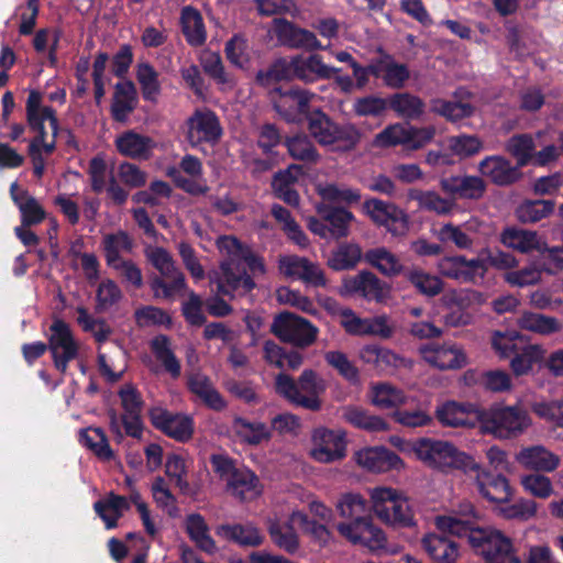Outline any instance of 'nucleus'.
Instances as JSON below:
<instances>
[{
    "instance_id": "69168bd1",
    "label": "nucleus",
    "mask_w": 563,
    "mask_h": 563,
    "mask_svg": "<svg viewBox=\"0 0 563 563\" xmlns=\"http://www.w3.org/2000/svg\"><path fill=\"white\" fill-rule=\"evenodd\" d=\"M388 110V98L368 95L356 98L353 102V112L357 117H382Z\"/></svg>"
},
{
    "instance_id": "f8f14e48",
    "label": "nucleus",
    "mask_w": 563,
    "mask_h": 563,
    "mask_svg": "<svg viewBox=\"0 0 563 563\" xmlns=\"http://www.w3.org/2000/svg\"><path fill=\"white\" fill-rule=\"evenodd\" d=\"M271 331L284 342L298 347H308L317 340L319 330L310 321L291 312H282L274 318Z\"/></svg>"
},
{
    "instance_id": "412c9836",
    "label": "nucleus",
    "mask_w": 563,
    "mask_h": 563,
    "mask_svg": "<svg viewBox=\"0 0 563 563\" xmlns=\"http://www.w3.org/2000/svg\"><path fill=\"white\" fill-rule=\"evenodd\" d=\"M273 24L276 37L284 46L310 51L322 48L313 32L301 29L285 18L274 19Z\"/></svg>"
},
{
    "instance_id": "0e129e2a",
    "label": "nucleus",
    "mask_w": 563,
    "mask_h": 563,
    "mask_svg": "<svg viewBox=\"0 0 563 563\" xmlns=\"http://www.w3.org/2000/svg\"><path fill=\"white\" fill-rule=\"evenodd\" d=\"M554 209L551 200L526 201L516 211L517 218L525 223L538 222L549 216Z\"/></svg>"
},
{
    "instance_id": "37998d69",
    "label": "nucleus",
    "mask_w": 563,
    "mask_h": 563,
    "mask_svg": "<svg viewBox=\"0 0 563 563\" xmlns=\"http://www.w3.org/2000/svg\"><path fill=\"white\" fill-rule=\"evenodd\" d=\"M371 401L380 409L398 408L407 404L405 391L389 383H378L371 387Z\"/></svg>"
},
{
    "instance_id": "338daca9",
    "label": "nucleus",
    "mask_w": 563,
    "mask_h": 563,
    "mask_svg": "<svg viewBox=\"0 0 563 563\" xmlns=\"http://www.w3.org/2000/svg\"><path fill=\"white\" fill-rule=\"evenodd\" d=\"M199 60L203 71L218 85H225L231 81L218 52H203Z\"/></svg>"
},
{
    "instance_id": "bf43d9fd",
    "label": "nucleus",
    "mask_w": 563,
    "mask_h": 563,
    "mask_svg": "<svg viewBox=\"0 0 563 563\" xmlns=\"http://www.w3.org/2000/svg\"><path fill=\"white\" fill-rule=\"evenodd\" d=\"M76 312L78 324L84 331L91 333L97 342H106L112 334L111 327L104 320L90 316L86 308L78 307Z\"/></svg>"
},
{
    "instance_id": "7c9ffc66",
    "label": "nucleus",
    "mask_w": 563,
    "mask_h": 563,
    "mask_svg": "<svg viewBox=\"0 0 563 563\" xmlns=\"http://www.w3.org/2000/svg\"><path fill=\"white\" fill-rule=\"evenodd\" d=\"M456 308H452L444 317V324L451 328L465 327L473 321V316L465 310L472 303H482L483 296L476 290H462L454 296Z\"/></svg>"
},
{
    "instance_id": "a18cd8bd",
    "label": "nucleus",
    "mask_w": 563,
    "mask_h": 563,
    "mask_svg": "<svg viewBox=\"0 0 563 563\" xmlns=\"http://www.w3.org/2000/svg\"><path fill=\"white\" fill-rule=\"evenodd\" d=\"M102 247L107 264L112 267L124 261L122 257L124 254L131 253L133 241L128 233L118 231L103 236Z\"/></svg>"
},
{
    "instance_id": "f03ea898",
    "label": "nucleus",
    "mask_w": 563,
    "mask_h": 563,
    "mask_svg": "<svg viewBox=\"0 0 563 563\" xmlns=\"http://www.w3.org/2000/svg\"><path fill=\"white\" fill-rule=\"evenodd\" d=\"M42 92L33 89L29 92L25 103L27 126L36 133L29 144L34 176H42L44 172L45 162L42 152L52 154L55 150V137L59 124L56 111L52 107L42 106Z\"/></svg>"
},
{
    "instance_id": "4468645a",
    "label": "nucleus",
    "mask_w": 563,
    "mask_h": 563,
    "mask_svg": "<svg viewBox=\"0 0 563 563\" xmlns=\"http://www.w3.org/2000/svg\"><path fill=\"white\" fill-rule=\"evenodd\" d=\"M186 139L192 147L201 144L216 145L223 134L218 115L210 109H196L186 120Z\"/></svg>"
},
{
    "instance_id": "ea45409f",
    "label": "nucleus",
    "mask_w": 563,
    "mask_h": 563,
    "mask_svg": "<svg viewBox=\"0 0 563 563\" xmlns=\"http://www.w3.org/2000/svg\"><path fill=\"white\" fill-rule=\"evenodd\" d=\"M517 324L522 330L540 335H551L560 332L563 328L558 318L531 311L522 312L517 319Z\"/></svg>"
},
{
    "instance_id": "79ce46f5",
    "label": "nucleus",
    "mask_w": 563,
    "mask_h": 563,
    "mask_svg": "<svg viewBox=\"0 0 563 563\" xmlns=\"http://www.w3.org/2000/svg\"><path fill=\"white\" fill-rule=\"evenodd\" d=\"M317 211L327 222L329 235L340 239L349 234L350 223L353 221V214L341 208H329L323 203L317 205Z\"/></svg>"
},
{
    "instance_id": "2f4dec72",
    "label": "nucleus",
    "mask_w": 563,
    "mask_h": 563,
    "mask_svg": "<svg viewBox=\"0 0 563 563\" xmlns=\"http://www.w3.org/2000/svg\"><path fill=\"white\" fill-rule=\"evenodd\" d=\"M10 192L21 212L23 227L36 225L45 219V211L38 201L21 189L16 183L11 185Z\"/></svg>"
},
{
    "instance_id": "774afa93",
    "label": "nucleus",
    "mask_w": 563,
    "mask_h": 563,
    "mask_svg": "<svg viewBox=\"0 0 563 563\" xmlns=\"http://www.w3.org/2000/svg\"><path fill=\"white\" fill-rule=\"evenodd\" d=\"M543 354L544 350L541 345H529L525 347L521 353H518L512 357L510 367L515 375H526L532 369L533 364L538 362Z\"/></svg>"
},
{
    "instance_id": "e433bc0d",
    "label": "nucleus",
    "mask_w": 563,
    "mask_h": 563,
    "mask_svg": "<svg viewBox=\"0 0 563 563\" xmlns=\"http://www.w3.org/2000/svg\"><path fill=\"white\" fill-rule=\"evenodd\" d=\"M115 145L118 151L125 156L147 158L154 146V141L150 136L128 131L117 139Z\"/></svg>"
},
{
    "instance_id": "49530a36",
    "label": "nucleus",
    "mask_w": 563,
    "mask_h": 563,
    "mask_svg": "<svg viewBox=\"0 0 563 563\" xmlns=\"http://www.w3.org/2000/svg\"><path fill=\"white\" fill-rule=\"evenodd\" d=\"M188 387L208 407L214 410H221L225 407L224 400L206 375L200 373L191 374L188 378Z\"/></svg>"
},
{
    "instance_id": "9b49d317",
    "label": "nucleus",
    "mask_w": 563,
    "mask_h": 563,
    "mask_svg": "<svg viewBox=\"0 0 563 563\" xmlns=\"http://www.w3.org/2000/svg\"><path fill=\"white\" fill-rule=\"evenodd\" d=\"M435 134L433 126H413L404 123H394L386 126L374 139L378 147H391L401 145L406 152H412L429 144Z\"/></svg>"
},
{
    "instance_id": "052dcab7",
    "label": "nucleus",
    "mask_w": 563,
    "mask_h": 563,
    "mask_svg": "<svg viewBox=\"0 0 563 563\" xmlns=\"http://www.w3.org/2000/svg\"><path fill=\"white\" fill-rule=\"evenodd\" d=\"M272 214L283 225V230L287 233L290 240L300 247L308 246L307 235L301 231L300 227L286 208L279 205H274L272 207Z\"/></svg>"
},
{
    "instance_id": "e2e57ef3",
    "label": "nucleus",
    "mask_w": 563,
    "mask_h": 563,
    "mask_svg": "<svg viewBox=\"0 0 563 563\" xmlns=\"http://www.w3.org/2000/svg\"><path fill=\"white\" fill-rule=\"evenodd\" d=\"M268 532L273 542L287 553L294 554L299 549L298 536L290 526L271 522Z\"/></svg>"
},
{
    "instance_id": "3c124183",
    "label": "nucleus",
    "mask_w": 563,
    "mask_h": 563,
    "mask_svg": "<svg viewBox=\"0 0 563 563\" xmlns=\"http://www.w3.org/2000/svg\"><path fill=\"white\" fill-rule=\"evenodd\" d=\"M151 349L158 362L173 378H178L181 373L180 362L172 350V344L166 335H157L151 341Z\"/></svg>"
},
{
    "instance_id": "de8ad7c7",
    "label": "nucleus",
    "mask_w": 563,
    "mask_h": 563,
    "mask_svg": "<svg viewBox=\"0 0 563 563\" xmlns=\"http://www.w3.org/2000/svg\"><path fill=\"white\" fill-rule=\"evenodd\" d=\"M365 261L385 276H397L402 272L404 265L398 256L384 246L368 250Z\"/></svg>"
},
{
    "instance_id": "a878e982",
    "label": "nucleus",
    "mask_w": 563,
    "mask_h": 563,
    "mask_svg": "<svg viewBox=\"0 0 563 563\" xmlns=\"http://www.w3.org/2000/svg\"><path fill=\"white\" fill-rule=\"evenodd\" d=\"M501 243L520 253L538 251L544 253L547 242L536 231L507 228L500 234Z\"/></svg>"
},
{
    "instance_id": "dca6fc26",
    "label": "nucleus",
    "mask_w": 563,
    "mask_h": 563,
    "mask_svg": "<svg viewBox=\"0 0 563 563\" xmlns=\"http://www.w3.org/2000/svg\"><path fill=\"white\" fill-rule=\"evenodd\" d=\"M419 353L429 365L445 371L460 369L467 365L463 347L454 342H431L419 347Z\"/></svg>"
},
{
    "instance_id": "bb28decb",
    "label": "nucleus",
    "mask_w": 563,
    "mask_h": 563,
    "mask_svg": "<svg viewBox=\"0 0 563 563\" xmlns=\"http://www.w3.org/2000/svg\"><path fill=\"white\" fill-rule=\"evenodd\" d=\"M476 473V484L479 494L494 503H506L510 499L512 492L508 479L503 475L493 476L479 466Z\"/></svg>"
},
{
    "instance_id": "ddd939ff",
    "label": "nucleus",
    "mask_w": 563,
    "mask_h": 563,
    "mask_svg": "<svg viewBox=\"0 0 563 563\" xmlns=\"http://www.w3.org/2000/svg\"><path fill=\"white\" fill-rule=\"evenodd\" d=\"M269 95L274 109L287 122H300L311 113L310 102L314 93L306 89L291 87L283 90L282 87H275Z\"/></svg>"
},
{
    "instance_id": "c03bdc74",
    "label": "nucleus",
    "mask_w": 563,
    "mask_h": 563,
    "mask_svg": "<svg viewBox=\"0 0 563 563\" xmlns=\"http://www.w3.org/2000/svg\"><path fill=\"white\" fill-rule=\"evenodd\" d=\"M442 188L454 199H476L482 197L485 184L483 178H442Z\"/></svg>"
},
{
    "instance_id": "7ed1b4c3",
    "label": "nucleus",
    "mask_w": 563,
    "mask_h": 563,
    "mask_svg": "<svg viewBox=\"0 0 563 563\" xmlns=\"http://www.w3.org/2000/svg\"><path fill=\"white\" fill-rule=\"evenodd\" d=\"M336 507L340 516L347 520L336 526L342 537L354 544H362L372 551L385 547V534L367 517V505L362 496L346 494L339 500Z\"/></svg>"
},
{
    "instance_id": "4be33fe9",
    "label": "nucleus",
    "mask_w": 563,
    "mask_h": 563,
    "mask_svg": "<svg viewBox=\"0 0 563 563\" xmlns=\"http://www.w3.org/2000/svg\"><path fill=\"white\" fill-rule=\"evenodd\" d=\"M355 462L363 468L383 473L390 470H402L404 461L393 451L384 446L366 448L355 453Z\"/></svg>"
},
{
    "instance_id": "5701e85b",
    "label": "nucleus",
    "mask_w": 563,
    "mask_h": 563,
    "mask_svg": "<svg viewBox=\"0 0 563 563\" xmlns=\"http://www.w3.org/2000/svg\"><path fill=\"white\" fill-rule=\"evenodd\" d=\"M515 459L520 466L533 472L552 473L561 464L560 456L543 445L525 446Z\"/></svg>"
},
{
    "instance_id": "58836bf2",
    "label": "nucleus",
    "mask_w": 563,
    "mask_h": 563,
    "mask_svg": "<svg viewBox=\"0 0 563 563\" xmlns=\"http://www.w3.org/2000/svg\"><path fill=\"white\" fill-rule=\"evenodd\" d=\"M234 435L243 443L249 445H258L272 438L271 430L263 422L249 421L236 417L232 422Z\"/></svg>"
},
{
    "instance_id": "72a5a7b5",
    "label": "nucleus",
    "mask_w": 563,
    "mask_h": 563,
    "mask_svg": "<svg viewBox=\"0 0 563 563\" xmlns=\"http://www.w3.org/2000/svg\"><path fill=\"white\" fill-rule=\"evenodd\" d=\"M388 109L398 118L405 120H418L424 113V101L410 92H396L388 97Z\"/></svg>"
},
{
    "instance_id": "a19ab883",
    "label": "nucleus",
    "mask_w": 563,
    "mask_h": 563,
    "mask_svg": "<svg viewBox=\"0 0 563 563\" xmlns=\"http://www.w3.org/2000/svg\"><path fill=\"white\" fill-rule=\"evenodd\" d=\"M93 508L106 527L112 529L117 527L118 520L124 511L130 508V504L125 497L111 493L106 498L96 501Z\"/></svg>"
},
{
    "instance_id": "39448f33",
    "label": "nucleus",
    "mask_w": 563,
    "mask_h": 563,
    "mask_svg": "<svg viewBox=\"0 0 563 563\" xmlns=\"http://www.w3.org/2000/svg\"><path fill=\"white\" fill-rule=\"evenodd\" d=\"M305 120L309 135L329 151L349 152L361 140L360 130L354 124H339L321 109L312 110Z\"/></svg>"
},
{
    "instance_id": "393cba45",
    "label": "nucleus",
    "mask_w": 563,
    "mask_h": 563,
    "mask_svg": "<svg viewBox=\"0 0 563 563\" xmlns=\"http://www.w3.org/2000/svg\"><path fill=\"white\" fill-rule=\"evenodd\" d=\"M479 412L472 404H461L456 401H445L437 407L435 416L438 420L446 427H471L474 426V419Z\"/></svg>"
},
{
    "instance_id": "20e7f679",
    "label": "nucleus",
    "mask_w": 563,
    "mask_h": 563,
    "mask_svg": "<svg viewBox=\"0 0 563 563\" xmlns=\"http://www.w3.org/2000/svg\"><path fill=\"white\" fill-rule=\"evenodd\" d=\"M217 246L222 256L220 273L211 282L217 284V292L229 296L232 292L245 295L250 292L255 283L242 267V260L246 256V246L231 235L220 236L217 240Z\"/></svg>"
},
{
    "instance_id": "8fccbe9b",
    "label": "nucleus",
    "mask_w": 563,
    "mask_h": 563,
    "mask_svg": "<svg viewBox=\"0 0 563 563\" xmlns=\"http://www.w3.org/2000/svg\"><path fill=\"white\" fill-rule=\"evenodd\" d=\"M284 145L286 146L290 157L296 161L314 164L320 158L314 144L310 137L303 133L287 136L284 141Z\"/></svg>"
},
{
    "instance_id": "1a4fd4ad",
    "label": "nucleus",
    "mask_w": 563,
    "mask_h": 563,
    "mask_svg": "<svg viewBox=\"0 0 563 563\" xmlns=\"http://www.w3.org/2000/svg\"><path fill=\"white\" fill-rule=\"evenodd\" d=\"M146 257L161 274L151 280L155 298L174 299L186 291L185 275L176 267L169 252L151 246L146 250Z\"/></svg>"
},
{
    "instance_id": "9d476101",
    "label": "nucleus",
    "mask_w": 563,
    "mask_h": 563,
    "mask_svg": "<svg viewBox=\"0 0 563 563\" xmlns=\"http://www.w3.org/2000/svg\"><path fill=\"white\" fill-rule=\"evenodd\" d=\"M369 497L375 515L385 523L393 526H411L413 515L408 499L390 487H374Z\"/></svg>"
},
{
    "instance_id": "473e14b6",
    "label": "nucleus",
    "mask_w": 563,
    "mask_h": 563,
    "mask_svg": "<svg viewBox=\"0 0 563 563\" xmlns=\"http://www.w3.org/2000/svg\"><path fill=\"white\" fill-rule=\"evenodd\" d=\"M216 533L224 540L235 542L242 547H258L264 541L260 530L251 525H220Z\"/></svg>"
},
{
    "instance_id": "4d7b16f0",
    "label": "nucleus",
    "mask_w": 563,
    "mask_h": 563,
    "mask_svg": "<svg viewBox=\"0 0 563 563\" xmlns=\"http://www.w3.org/2000/svg\"><path fill=\"white\" fill-rule=\"evenodd\" d=\"M80 442L101 460L109 461L113 457V451L101 428L82 429L80 431Z\"/></svg>"
},
{
    "instance_id": "6e6d98bb",
    "label": "nucleus",
    "mask_w": 563,
    "mask_h": 563,
    "mask_svg": "<svg viewBox=\"0 0 563 563\" xmlns=\"http://www.w3.org/2000/svg\"><path fill=\"white\" fill-rule=\"evenodd\" d=\"M98 368L107 382H118L125 371V353L121 349H117L112 354L99 352Z\"/></svg>"
},
{
    "instance_id": "603ef678",
    "label": "nucleus",
    "mask_w": 563,
    "mask_h": 563,
    "mask_svg": "<svg viewBox=\"0 0 563 563\" xmlns=\"http://www.w3.org/2000/svg\"><path fill=\"white\" fill-rule=\"evenodd\" d=\"M536 144L530 134H515L506 143V151L516 158L515 170L530 165Z\"/></svg>"
},
{
    "instance_id": "f704fd0d",
    "label": "nucleus",
    "mask_w": 563,
    "mask_h": 563,
    "mask_svg": "<svg viewBox=\"0 0 563 563\" xmlns=\"http://www.w3.org/2000/svg\"><path fill=\"white\" fill-rule=\"evenodd\" d=\"M342 418L355 428L368 432H380L388 430V423L380 417L371 415L362 407L347 405L341 409Z\"/></svg>"
},
{
    "instance_id": "5fc2aeb1",
    "label": "nucleus",
    "mask_w": 563,
    "mask_h": 563,
    "mask_svg": "<svg viewBox=\"0 0 563 563\" xmlns=\"http://www.w3.org/2000/svg\"><path fill=\"white\" fill-rule=\"evenodd\" d=\"M362 258V250L354 243H342L332 251L328 258V266L334 271L354 268Z\"/></svg>"
},
{
    "instance_id": "0eeeda50",
    "label": "nucleus",
    "mask_w": 563,
    "mask_h": 563,
    "mask_svg": "<svg viewBox=\"0 0 563 563\" xmlns=\"http://www.w3.org/2000/svg\"><path fill=\"white\" fill-rule=\"evenodd\" d=\"M416 457L431 468L446 472L460 468L464 472L479 471V464L470 455L443 440L422 438L412 443Z\"/></svg>"
},
{
    "instance_id": "864d4df0",
    "label": "nucleus",
    "mask_w": 563,
    "mask_h": 563,
    "mask_svg": "<svg viewBox=\"0 0 563 563\" xmlns=\"http://www.w3.org/2000/svg\"><path fill=\"white\" fill-rule=\"evenodd\" d=\"M358 357L366 364L379 369L398 366L399 356L387 347L367 344L360 349Z\"/></svg>"
},
{
    "instance_id": "b1692460",
    "label": "nucleus",
    "mask_w": 563,
    "mask_h": 563,
    "mask_svg": "<svg viewBox=\"0 0 563 563\" xmlns=\"http://www.w3.org/2000/svg\"><path fill=\"white\" fill-rule=\"evenodd\" d=\"M292 66L295 78L306 84H312L320 79H330L338 70L325 65L322 57L318 54H311L307 57L296 55L292 57Z\"/></svg>"
},
{
    "instance_id": "cd10ccee",
    "label": "nucleus",
    "mask_w": 563,
    "mask_h": 563,
    "mask_svg": "<svg viewBox=\"0 0 563 563\" xmlns=\"http://www.w3.org/2000/svg\"><path fill=\"white\" fill-rule=\"evenodd\" d=\"M137 106V92L131 80L118 82L111 102V117L117 122H125Z\"/></svg>"
},
{
    "instance_id": "09e8293b",
    "label": "nucleus",
    "mask_w": 563,
    "mask_h": 563,
    "mask_svg": "<svg viewBox=\"0 0 563 563\" xmlns=\"http://www.w3.org/2000/svg\"><path fill=\"white\" fill-rule=\"evenodd\" d=\"M159 74L147 62L139 63L136 66V79L141 87L142 98L145 101L156 103L158 96L162 92V86L159 82Z\"/></svg>"
},
{
    "instance_id": "f3484780",
    "label": "nucleus",
    "mask_w": 563,
    "mask_h": 563,
    "mask_svg": "<svg viewBox=\"0 0 563 563\" xmlns=\"http://www.w3.org/2000/svg\"><path fill=\"white\" fill-rule=\"evenodd\" d=\"M278 269L287 278L301 280L313 287H325L328 284L324 271L318 263L298 255H282Z\"/></svg>"
},
{
    "instance_id": "a211bd4d",
    "label": "nucleus",
    "mask_w": 563,
    "mask_h": 563,
    "mask_svg": "<svg viewBox=\"0 0 563 563\" xmlns=\"http://www.w3.org/2000/svg\"><path fill=\"white\" fill-rule=\"evenodd\" d=\"M48 349L52 352L54 364L58 371L65 373L70 361L76 358L78 346L69 325L63 320H55L51 328Z\"/></svg>"
},
{
    "instance_id": "c85d7f7f",
    "label": "nucleus",
    "mask_w": 563,
    "mask_h": 563,
    "mask_svg": "<svg viewBox=\"0 0 563 563\" xmlns=\"http://www.w3.org/2000/svg\"><path fill=\"white\" fill-rule=\"evenodd\" d=\"M421 544L434 563H455L460 556L456 542L444 536L428 533L422 538Z\"/></svg>"
},
{
    "instance_id": "c9c22d12",
    "label": "nucleus",
    "mask_w": 563,
    "mask_h": 563,
    "mask_svg": "<svg viewBox=\"0 0 563 563\" xmlns=\"http://www.w3.org/2000/svg\"><path fill=\"white\" fill-rule=\"evenodd\" d=\"M186 532L190 540L203 552L214 554L218 551L216 541L209 533L205 518L199 514H191L185 520Z\"/></svg>"
},
{
    "instance_id": "c756f323",
    "label": "nucleus",
    "mask_w": 563,
    "mask_h": 563,
    "mask_svg": "<svg viewBox=\"0 0 563 563\" xmlns=\"http://www.w3.org/2000/svg\"><path fill=\"white\" fill-rule=\"evenodd\" d=\"M227 490L240 500H252L261 495L262 485L251 470L240 467L228 479Z\"/></svg>"
},
{
    "instance_id": "4c0bfd02",
    "label": "nucleus",
    "mask_w": 563,
    "mask_h": 563,
    "mask_svg": "<svg viewBox=\"0 0 563 563\" xmlns=\"http://www.w3.org/2000/svg\"><path fill=\"white\" fill-rule=\"evenodd\" d=\"M180 23L183 34L189 45L200 46L206 42L203 19L196 8L184 7L180 13Z\"/></svg>"
},
{
    "instance_id": "2eb2a0df",
    "label": "nucleus",
    "mask_w": 563,
    "mask_h": 563,
    "mask_svg": "<svg viewBox=\"0 0 563 563\" xmlns=\"http://www.w3.org/2000/svg\"><path fill=\"white\" fill-rule=\"evenodd\" d=\"M310 456L319 463H333L346 455L345 432L319 427L311 435Z\"/></svg>"
},
{
    "instance_id": "aec40b11",
    "label": "nucleus",
    "mask_w": 563,
    "mask_h": 563,
    "mask_svg": "<svg viewBox=\"0 0 563 563\" xmlns=\"http://www.w3.org/2000/svg\"><path fill=\"white\" fill-rule=\"evenodd\" d=\"M366 213L378 225L385 227L393 235H402L408 230V219L396 206L378 199L364 202Z\"/></svg>"
},
{
    "instance_id": "6e6552de",
    "label": "nucleus",
    "mask_w": 563,
    "mask_h": 563,
    "mask_svg": "<svg viewBox=\"0 0 563 563\" xmlns=\"http://www.w3.org/2000/svg\"><path fill=\"white\" fill-rule=\"evenodd\" d=\"M484 433L500 440H509L522 434L531 424L526 409L519 405H494L477 416Z\"/></svg>"
},
{
    "instance_id": "680f3d73",
    "label": "nucleus",
    "mask_w": 563,
    "mask_h": 563,
    "mask_svg": "<svg viewBox=\"0 0 563 563\" xmlns=\"http://www.w3.org/2000/svg\"><path fill=\"white\" fill-rule=\"evenodd\" d=\"M314 189L323 201L331 203H352L360 199V194L345 187H339L334 184L313 183Z\"/></svg>"
},
{
    "instance_id": "13d9d810",
    "label": "nucleus",
    "mask_w": 563,
    "mask_h": 563,
    "mask_svg": "<svg viewBox=\"0 0 563 563\" xmlns=\"http://www.w3.org/2000/svg\"><path fill=\"white\" fill-rule=\"evenodd\" d=\"M543 472H533L520 477L523 490L539 499H548L554 494V486L550 477Z\"/></svg>"
},
{
    "instance_id": "6ab92c4d",
    "label": "nucleus",
    "mask_w": 563,
    "mask_h": 563,
    "mask_svg": "<svg viewBox=\"0 0 563 563\" xmlns=\"http://www.w3.org/2000/svg\"><path fill=\"white\" fill-rule=\"evenodd\" d=\"M150 418L155 428L163 431L169 438L179 442H186L194 434V420L190 416L172 413L156 407L150 410Z\"/></svg>"
},
{
    "instance_id": "423d86ee",
    "label": "nucleus",
    "mask_w": 563,
    "mask_h": 563,
    "mask_svg": "<svg viewBox=\"0 0 563 563\" xmlns=\"http://www.w3.org/2000/svg\"><path fill=\"white\" fill-rule=\"evenodd\" d=\"M275 389L292 405L318 411L322 404L320 397L325 391L327 384L314 371L305 369L297 380L287 374H278L275 378Z\"/></svg>"
},
{
    "instance_id": "f257e3e1",
    "label": "nucleus",
    "mask_w": 563,
    "mask_h": 563,
    "mask_svg": "<svg viewBox=\"0 0 563 563\" xmlns=\"http://www.w3.org/2000/svg\"><path fill=\"white\" fill-rule=\"evenodd\" d=\"M434 525L444 533L466 537L471 547L484 558L485 563H522L511 540L497 529L475 527L472 520L452 512L437 516Z\"/></svg>"
}]
</instances>
